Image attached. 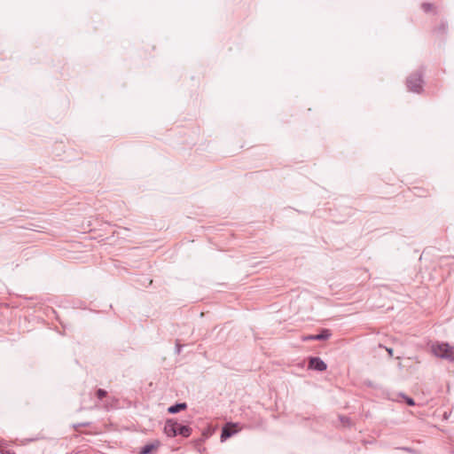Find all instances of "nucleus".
I'll list each match as a JSON object with an SVG mask.
<instances>
[{"mask_svg":"<svg viewBox=\"0 0 454 454\" xmlns=\"http://www.w3.org/2000/svg\"><path fill=\"white\" fill-rule=\"evenodd\" d=\"M98 399H103L106 395V391L98 389L96 393Z\"/></svg>","mask_w":454,"mask_h":454,"instance_id":"obj_10","label":"nucleus"},{"mask_svg":"<svg viewBox=\"0 0 454 454\" xmlns=\"http://www.w3.org/2000/svg\"><path fill=\"white\" fill-rule=\"evenodd\" d=\"M160 446V442L158 440H154L152 442L145 444L139 451V454L153 453V452L156 451Z\"/></svg>","mask_w":454,"mask_h":454,"instance_id":"obj_5","label":"nucleus"},{"mask_svg":"<svg viewBox=\"0 0 454 454\" xmlns=\"http://www.w3.org/2000/svg\"><path fill=\"white\" fill-rule=\"evenodd\" d=\"M185 409H186V404L185 403H178V404L170 406L168 408V412L169 413H176V412H178V411L185 410Z\"/></svg>","mask_w":454,"mask_h":454,"instance_id":"obj_7","label":"nucleus"},{"mask_svg":"<svg viewBox=\"0 0 454 454\" xmlns=\"http://www.w3.org/2000/svg\"><path fill=\"white\" fill-rule=\"evenodd\" d=\"M430 350L432 354L442 359L454 362V345L448 342H434L431 345Z\"/></svg>","mask_w":454,"mask_h":454,"instance_id":"obj_1","label":"nucleus"},{"mask_svg":"<svg viewBox=\"0 0 454 454\" xmlns=\"http://www.w3.org/2000/svg\"><path fill=\"white\" fill-rule=\"evenodd\" d=\"M407 85L410 90L419 92L422 89V80L419 75L411 76L408 79Z\"/></svg>","mask_w":454,"mask_h":454,"instance_id":"obj_3","label":"nucleus"},{"mask_svg":"<svg viewBox=\"0 0 454 454\" xmlns=\"http://www.w3.org/2000/svg\"><path fill=\"white\" fill-rule=\"evenodd\" d=\"M191 429L188 427L182 426L177 423V434H182L184 436H188L190 434Z\"/></svg>","mask_w":454,"mask_h":454,"instance_id":"obj_8","label":"nucleus"},{"mask_svg":"<svg viewBox=\"0 0 454 454\" xmlns=\"http://www.w3.org/2000/svg\"><path fill=\"white\" fill-rule=\"evenodd\" d=\"M387 353H388L390 356H393V349H392V348H387Z\"/></svg>","mask_w":454,"mask_h":454,"instance_id":"obj_13","label":"nucleus"},{"mask_svg":"<svg viewBox=\"0 0 454 454\" xmlns=\"http://www.w3.org/2000/svg\"><path fill=\"white\" fill-rule=\"evenodd\" d=\"M422 8L426 11V12H429L431 10H433L434 7L433 4H422Z\"/></svg>","mask_w":454,"mask_h":454,"instance_id":"obj_11","label":"nucleus"},{"mask_svg":"<svg viewBox=\"0 0 454 454\" xmlns=\"http://www.w3.org/2000/svg\"><path fill=\"white\" fill-rule=\"evenodd\" d=\"M406 402L409 405H414V401L411 398H407Z\"/></svg>","mask_w":454,"mask_h":454,"instance_id":"obj_12","label":"nucleus"},{"mask_svg":"<svg viewBox=\"0 0 454 454\" xmlns=\"http://www.w3.org/2000/svg\"><path fill=\"white\" fill-rule=\"evenodd\" d=\"M309 367L317 371H325L326 364L318 357H313L309 360Z\"/></svg>","mask_w":454,"mask_h":454,"instance_id":"obj_4","label":"nucleus"},{"mask_svg":"<svg viewBox=\"0 0 454 454\" xmlns=\"http://www.w3.org/2000/svg\"><path fill=\"white\" fill-rule=\"evenodd\" d=\"M330 336V333L328 331H325L323 333L315 335V336H309L306 337L304 340H325L327 339Z\"/></svg>","mask_w":454,"mask_h":454,"instance_id":"obj_9","label":"nucleus"},{"mask_svg":"<svg viewBox=\"0 0 454 454\" xmlns=\"http://www.w3.org/2000/svg\"><path fill=\"white\" fill-rule=\"evenodd\" d=\"M164 432L168 436H176L177 434V423L168 420L164 427Z\"/></svg>","mask_w":454,"mask_h":454,"instance_id":"obj_6","label":"nucleus"},{"mask_svg":"<svg viewBox=\"0 0 454 454\" xmlns=\"http://www.w3.org/2000/svg\"><path fill=\"white\" fill-rule=\"evenodd\" d=\"M241 430V427L237 423H227L223 427L221 434V440L224 441L231 435L237 434Z\"/></svg>","mask_w":454,"mask_h":454,"instance_id":"obj_2","label":"nucleus"}]
</instances>
